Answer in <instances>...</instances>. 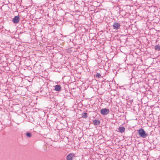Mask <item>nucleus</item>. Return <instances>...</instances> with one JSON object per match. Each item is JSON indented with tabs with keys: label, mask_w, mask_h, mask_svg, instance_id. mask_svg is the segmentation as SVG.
I'll list each match as a JSON object with an SVG mask.
<instances>
[{
	"label": "nucleus",
	"mask_w": 160,
	"mask_h": 160,
	"mask_svg": "<svg viewBox=\"0 0 160 160\" xmlns=\"http://www.w3.org/2000/svg\"><path fill=\"white\" fill-rule=\"evenodd\" d=\"M26 136L27 137L30 138L31 136V134L30 132H28L26 133Z\"/></svg>",
	"instance_id": "obj_11"
},
{
	"label": "nucleus",
	"mask_w": 160,
	"mask_h": 160,
	"mask_svg": "<svg viewBox=\"0 0 160 160\" xmlns=\"http://www.w3.org/2000/svg\"><path fill=\"white\" fill-rule=\"evenodd\" d=\"M93 124L95 125H97L99 124L100 122V121L98 120L95 119L93 120Z\"/></svg>",
	"instance_id": "obj_8"
},
{
	"label": "nucleus",
	"mask_w": 160,
	"mask_h": 160,
	"mask_svg": "<svg viewBox=\"0 0 160 160\" xmlns=\"http://www.w3.org/2000/svg\"><path fill=\"white\" fill-rule=\"evenodd\" d=\"M120 24L118 23L115 22L114 23L113 27L114 29H115L116 30H118L120 28Z\"/></svg>",
	"instance_id": "obj_5"
},
{
	"label": "nucleus",
	"mask_w": 160,
	"mask_h": 160,
	"mask_svg": "<svg viewBox=\"0 0 160 160\" xmlns=\"http://www.w3.org/2000/svg\"><path fill=\"white\" fill-rule=\"evenodd\" d=\"M155 48L156 50H160V46L158 45H157L155 46Z\"/></svg>",
	"instance_id": "obj_10"
},
{
	"label": "nucleus",
	"mask_w": 160,
	"mask_h": 160,
	"mask_svg": "<svg viewBox=\"0 0 160 160\" xmlns=\"http://www.w3.org/2000/svg\"><path fill=\"white\" fill-rule=\"evenodd\" d=\"M20 19L19 17L18 16H15L13 19V22L14 23H17L18 22Z\"/></svg>",
	"instance_id": "obj_4"
},
{
	"label": "nucleus",
	"mask_w": 160,
	"mask_h": 160,
	"mask_svg": "<svg viewBox=\"0 0 160 160\" xmlns=\"http://www.w3.org/2000/svg\"><path fill=\"white\" fill-rule=\"evenodd\" d=\"M138 132L140 136L143 138H146L148 135L144 130L142 128L139 130Z\"/></svg>",
	"instance_id": "obj_1"
},
{
	"label": "nucleus",
	"mask_w": 160,
	"mask_h": 160,
	"mask_svg": "<svg viewBox=\"0 0 160 160\" xmlns=\"http://www.w3.org/2000/svg\"><path fill=\"white\" fill-rule=\"evenodd\" d=\"M109 112V110L107 108H103L100 110L101 113L104 115L108 114Z\"/></svg>",
	"instance_id": "obj_2"
},
{
	"label": "nucleus",
	"mask_w": 160,
	"mask_h": 160,
	"mask_svg": "<svg viewBox=\"0 0 160 160\" xmlns=\"http://www.w3.org/2000/svg\"><path fill=\"white\" fill-rule=\"evenodd\" d=\"M87 113L86 112L83 113L82 114V117L84 118H87Z\"/></svg>",
	"instance_id": "obj_9"
},
{
	"label": "nucleus",
	"mask_w": 160,
	"mask_h": 160,
	"mask_svg": "<svg viewBox=\"0 0 160 160\" xmlns=\"http://www.w3.org/2000/svg\"><path fill=\"white\" fill-rule=\"evenodd\" d=\"M96 77H97L98 78H100L101 77V74L99 73H97L96 75Z\"/></svg>",
	"instance_id": "obj_12"
},
{
	"label": "nucleus",
	"mask_w": 160,
	"mask_h": 160,
	"mask_svg": "<svg viewBox=\"0 0 160 160\" xmlns=\"http://www.w3.org/2000/svg\"><path fill=\"white\" fill-rule=\"evenodd\" d=\"M76 157L75 154L74 153H71L68 154L67 156V160H72L73 157Z\"/></svg>",
	"instance_id": "obj_3"
},
{
	"label": "nucleus",
	"mask_w": 160,
	"mask_h": 160,
	"mask_svg": "<svg viewBox=\"0 0 160 160\" xmlns=\"http://www.w3.org/2000/svg\"><path fill=\"white\" fill-rule=\"evenodd\" d=\"M55 90L57 91H59L61 90V87L59 85H56L55 86Z\"/></svg>",
	"instance_id": "obj_7"
},
{
	"label": "nucleus",
	"mask_w": 160,
	"mask_h": 160,
	"mask_svg": "<svg viewBox=\"0 0 160 160\" xmlns=\"http://www.w3.org/2000/svg\"><path fill=\"white\" fill-rule=\"evenodd\" d=\"M118 131L121 133L124 132L125 131V128L123 127H119L118 128Z\"/></svg>",
	"instance_id": "obj_6"
}]
</instances>
